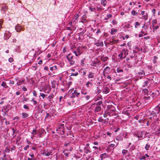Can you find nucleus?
Instances as JSON below:
<instances>
[{
    "instance_id": "1",
    "label": "nucleus",
    "mask_w": 160,
    "mask_h": 160,
    "mask_svg": "<svg viewBox=\"0 0 160 160\" xmlns=\"http://www.w3.org/2000/svg\"><path fill=\"white\" fill-rule=\"evenodd\" d=\"M115 108L114 106L112 105H108L106 111L108 114V115L111 116L115 114Z\"/></svg>"
},
{
    "instance_id": "2",
    "label": "nucleus",
    "mask_w": 160,
    "mask_h": 160,
    "mask_svg": "<svg viewBox=\"0 0 160 160\" xmlns=\"http://www.w3.org/2000/svg\"><path fill=\"white\" fill-rule=\"evenodd\" d=\"M69 92H70V93L69 94V96L71 98L76 97L78 98L80 96V92L77 90H75L74 91V89H71L69 91Z\"/></svg>"
},
{
    "instance_id": "3",
    "label": "nucleus",
    "mask_w": 160,
    "mask_h": 160,
    "mask_svg": "<svg viewBox=\"0 0 160 160\" xmlns=\"http://www.w3.org/2000/svg\"><path fill=\"white\" fill-rule=\"evenodd\" d=\"M128 54V52L125 49H123L121 52L118 55V59H122L126 58Z\"/></svg>"
},
{
    "instance_id": "4",
    "label": "nucleus",
    "mask_w": 160,
    "mask_h": 160,
    "mask_svg": "<svg viewBox=\"0 0 160 160\" xmlns=\"http://www.w3.org/2000/svg\"><path fill=\"white\" fill-rule=\"evenodd\" d=\"M52 150H44L43 152L42 153V155H45L47 156L52 155Z\"/></svg>"
},
{
    "instance_id": "5",
    "label": "nucleus",
    "mask_w": 160,
    "mask_h": 160,
    "mask_svg": "<svg viewBox=\"0 0 160 160\" xmlns=\"http://www.w3.org/2000/svg\"><path fill=\"white\" fill-rule=\"evenodd\" d=\"M89 146V144L88 143H87L83 148L84 152L87 154L91 152V149Z\"/></svg>"
},
{
    "instance_id": "6",
    "label": "nucleus",
    "mask_w": 160,
    "mask_h": 160,
    "mask_svg": "<svg viewBox=\"0 0 160 160\" xmlns=\"http://www.w3.org/2000/svg\"><path fill=\"white\" fill-rule=\"evenodd\" d=\"M143 99L146 102H150L152 101L153 98L152 97L148 96V95H147V96L143 97Z\"/></svg>"
},
{
    "instance_id": "7",
    "label": "nucleus",
    "mask_w": 160,
    "mask_h": 160,
    "mask_svg": "<svg viewBox=\"0 0 160 160\" xmlns=\"http://www.w3.org/2000/svg\"><path fill=\"white\" fill-rule=\"evenodd\" d=\"M147 134V132L145 131H142L141 132H139V135H137V137L138 138V140H140L141 139H140V138H142L143 137V135H144L145 137L146 135Z\"/></svg>"
},
{
    "instance_id": "8",
    "label": "nucleus",
    "mask_w": 160,
    "mask_h": 160,
    "mask_svg": "<svg viewBox=\"0 0 160 160\" xmlns=\"http://www.w3.org/2000/svg\"><path fill=\"white\" fill-rule=\"evenodd\" d=\"M109 71L110 68L108 67L107 66L105 68L103 72V76L105 77L106 75L108 73Z\"/></svg>"
},
{
    "instance_id": "9",
    "label": "nucleus",
    "mask_w": 160,
    "mask_h": 160,
    "mask_svg": "<svg viewBox=\"0 0 160 160\" xmlns=\"http://www.w3.org/2000/svg\"><path fill=\"white\" fill-rule=\"evenodd\" d=\"M141 14L142 15V17L144 20H146L148 18V14L145 11H142Z\"/></svg>"
},
{
    "instance_id": "10",
    "label": "nucleus",
    "mask_w": 160,
    "mask_h": 160,
    "mask_svg": "<svg viewBox=\"0 0 160 160\" xmlns=\"http://www.w3.org/2000/svg\"><path fill=\"white\" fill-rule=\"evenodd\" d=\"M25 79L23 78H21L19 80L17 83V85L18 86H20L23 84L25 82Z\"/></svg>"
},
{
    "instance_id": "11",
    "label": "nucleus",
    "mask_w": 160,
    "mask_h": 160,
    "mask_svg": "<svg viewBox=\"0 0 160 160\" xmlns=\"http://www.w3.org/2000/svg\"><path fill=\"white\" fill-rule=\"evenodd\" d=\"M154 110L156 111V113L158 114H159L160 113V104H159L158 105L156 106Z\"/></svg>"
},
{
    "instance_id": "12",
    "label": "nucleus",
    "mask_w": 160,
    "mask_h": 160,
    "mask_svg": "<svg viewBox=\"0 0 160 160\" xmlns=\"http://www.w3.org/2000/svg\"><path fill=\"white\" fill-rule=\"evenodd\" d=\"M102 100H99L98 102H95L93 104H92V106H100L102 105Z\"/></svg>"
},
{
    "instance_id": "13",
    "label": "nucleus",
    "mask_w": 160,
    "mask_h": 160,
    "mask_svg": "<svg viewBox=\"0 0 160 160\" xmlns=\"http://www.w3.org/2000/svg\"><path fill=\"white\" fill-rule=\"evenodd\" d=\"M58 128H59L60 131L62 132H61V134H64V131L63 129L64 128V125L63 124H61V125H60V127H58Z\"/></svg>"
},
{
    "instance_id": "14",
    "label": "nucleus",
    "mask_w": 160,
    "mask_h": 160,
    "mask_svg": "<svg viewBox=\"0 0 160 160\" xmlns=\"http://www.w3.org/2000/svg\"><path fill=\"white\" fill-rule=\"evenodd\" d=\"M11 36V33L9 32H6L5 34V39H8Z\"/></svg>"
},
{
    "instance_id": "15",
    "label": "nucleus",
    "mask_w": 160,
    "mask_h": 160,
    "mask_svg": "<svg viewBox=\"0 0 160 160\" xmlns=\"http://www.w3.org/2000/svg\"><path fill=\"white\" fill-rule=\"evenodd\" d=\"M110 90L109 88L108 87H105L103 90L102 92L105 94H107L109 92Z\"/></svg>"
},
{
    "instance_id": "16",
    "label": "nucleus",
    "mask_w": 160,
    "mask_h": 160,
    "mask_svg": "<svg viewBox=\"0 0 160 160\" xmlns=\"http://www.w3.org/2000/svg\"><path fill=\"white\" fill-rule=\"evenodd\" d=\"M100 58L102 61L105 62L108 59V58L107 56H105L104 55H101Z\"/></svg>"
},
{
    "instance_id": "17",
    "label": "nucleus",
    "mask_w": 160,
    "mask_h": 160,
    "mask_svg": "<svg viewBox=\"0 0 160 160\" xmlns=\"http://www.w3.org/2000/svg\"><path fill=\"white\" fill-rule=\"evenodd\" d=\"M78 54L79 55L81 54L82 53V49L81 48L78 47L77 49L76 50Z\"/></svg>"
},
{
    "instance_id": "18",
    "label": "nucleus",
    "mask_w": 160,
    "mask_h": 160,
    "mask_svg": "<svg viewBox=\"0 0 160 160\" xmlns=\"http://www.w3.org/2000/svg\"><path fill=\"white\" fill-rule=\"evenodd\" d=\"M0 7L2 8V9L4 12L6 11L7 9V7L4 4H2L0 5Z\"/></svg>"
},
{
    "instance_id": "19",
    "label": "nucleus",
    "mask_w": 160,
    "mask_h": 160,
    "mask_svg": "<svg viewBox=\"0 0 160 160\" xmlns=\"http://www.w3.org/2000/svg\"><path fill=\"white\" fill-rule=\"evenodd\" d=\"M15 28L17 32H20L22 29V28L20 26L18 25V24L16 26Z\"/></svg>"
},
{
    "instance_id": "20",
    "label": "nucleus",
    "mask_w": 160,
    "mask_h": 160,
    "mask_svg": "<svg viewBox=\"0 0 160 160\" xmlns=\"http://www.w3.org/2000/svg\"><path fill=\"white\" fill-rule=\"evenodd\" d=\"M95 107V111L96 112H100L101 110V107L100 106H93V107Z\"/></svg>"
},
{
    "instance_id": "21",
    "label": "nucleus",
    "mask_w": 160,
    "mask_h": 160,
    "mask_svg": "<svg viewBox=\"0 0 160 160\" xmlns=\"http://www.w3.org/2000/svg\"><path fill=\"white\" fill-rule=\"evenodd\" d=\"M95 45H96L98 47H102L103 46V42L102 41H99L98 42L96 43Z\"/></svg>"
},
{
    "instance_id": "22",
    "label": "nucleus",
    "mask_w": 160,
    "mask_h": 160,
    "mask_svg": "<svg viewBox=\"0 0 160 160\" xmlns=\"http://www.w3.org/2000/svg\"><path fill=\"white\" fill-rule=\"evenodd\" d=\"M67 58L68 60V61H71L72 60V59L73 58V56H72L71 54H69L66 57Z\"/></svg>"
},
{
    "instance_id": "23",
    "label": "nucleus",
    "mask_w": 160,
    "mask_h": 160,
    "mask_svg": "<svg viewBox=\"0 0 160 160\" xmlns=\"http://www.w3.org/2000/svg\"><path fill=\"white\" fill-rule=\"evenodd\" d=\"M149 83V82L148 81V80L145 81L143 83V84L142 85V87H148L149 86H148Z\"/></svg>"
},
{
    "instance_id": "24",
    "label": "nucleus",
    "mask_w": 160,
    "mask_h": 160,
    "mask_svg": "<svg viewBox=\"0 0 160 160\" xmlns=\"http://www.w3.org/2000/svg\"><path fill=\"white\" fill-rule=\"evenodd\" d=\"M89 8L91 12H96V8L95 7L92 5H91L89 7Z\"/></svg>"
},
{
    "instance_id": "25",
    "label": "nucleus",
    "mask_w": 160,
    "mask_h": 160,
    "mask_svg": "<svg viewBox=\"0 0 160 160\" xmlns=\"http://www.w3.org/2000/svg\"><path fill=\"white\" fill-rule=\"evenodd\" d=\"M94 73H93L92 72H89L88 77V78H94Z\"/></svg>"
},
{
    "instance_id": "26",
    "label": "nucleus",
    "mask_w": 160,
    "mask_h": 160,
    "mask_svg": "<svg viewBox=\"0 0 160 160\" xmlns=\"http://www.w3.org/2000/svg\"><path fill=\"white\" fill-rule=\"evenodd\" d=\"M157 21L156 19H154L152 21V26L154 27V25H155L156 24H159L160 25V22H159L158 23H157Z\"/></svg>"
},
{
    "instance_id": "27",
    "label": "nucleus",
    "mask_w": 160,
    "mask_h": 160,
    "mask_svg": "<svg viewBox=\"0 0 160 160\" xmlns=\"http://www.w3.org/2000/svg\"><path fill=\"white\" fill-rule=\"evenodd\" d=\"M118 31V30L116 29H114V28H112L111 29V34L112 35H113L115 34Z\"/></svg>"
},
{
    "instance_id": "28",
    "label": "nucleus",
    "mask_w": 160,
    "mask_h": 160,
    "mask_svg": "<svg viewBox=\"0 0 160 160\" xmlns=\"http://www.w3.org/2000/svg\"><path fill=\"white\" fill-rule=\"evenodd\" d=\"M138 73L139 75H143V76H146L145 72L143 70H140L138 72Z\"/></svg>"
},
{
    "instance_id": "29",
    "label": "nucleus",
    "mask_w": 160,
    "mask_h": 160,
    "mask_svg": "<svg viewBox=\"0 0 160 160\" xmlns=\"http://www.w3.org/2000/svg\"><path fill=\"white\" fill-rule=\"evenodd\" d=\"M106 153H105L101 154L100 156V158L101 159V160H102L103 159L106 158Z\"/></svg>"
},
{
    "instance_id": "30",
    "label": "nucleus",
    "mask_w": 160,
    "mask_h": 160,
    "mask_svg": "<svg viewBox=\"0 0 160 160\" xmlns=\"http://www.w3.org/2000/svg\"><path fill=\"white\" fill-rule=\"evenodd\" d=\"M54 97V95L53 93L51 94L47 98L49 101H51L52 99Z\"/></svg>"
},
{
    "instance_id": "31",
    "label": "nucleus",
    "mask_w": 160,
    "mask_h": 160,
    "mask_svg": "<svg viewBox=\"0 0 160 160\" xmlns=\"http://www.w3.org/2000/svg\"><path fill=\"white\" fill-rule=\"evenodd\" d=\"M22 118H28L29 116L28 114L26 112L22 113Z\"/></svg>"
},
{
    "instance_id": "32",
    "label": "nucleus",
    "mask_w": 160,
    "mask_h": 160,
    "mask_svg": "<svg viewBox=\"0 0 160 160\" xmlns=\"http://www.w3.org/2000/svg\"><path fill=\"white\" fill-rule=\"evenodd\" d=\"M79 17V15L78 14H76L74 16V22H75L78 20V18Z\"/></svg>"
},
{
    "instance_id": "33",
    "label": "nucleus",
    "mask_w": 160,
    "mask_h": 160,
    "mask_svg": "<svg viewBox=\"0 0 160 160\" xmlns=\"http://www.w3.org/2000/svg\"><path fill=\"white\" fill-rule=\"evenodd\" d=\"M51 71H52L53 70H56L58 69L57 66L56 65L54 66L53 67H51L50 68Z\"/></svg>"
},
{
    "instance_id": "34",
    "label": "nucleus",
    "mask_w": 160,
    "mask_h": 160,
    "mask_svg": "<svg viewBox=\"0 0 160 160\" xmlns=\"http://www.w3.org/2000/svg\"><path fill=\"white\" fill-rule=\"evenodd\" d=\"M116 139L117 140H122V141L123 139L122 137V135L120 134L119 136H117L116 138Z\"/></svg>"
},
{
    "instance_id": "35",
    "label": "nucleus",
    "mask_w": 160,
    "mask_h": 160,
    "mask_svg": "<svg viewBox=\"0 0 160 160\" xmlns=\"http://www.w3.org/2000/svg\"><path fill=\"white\" fill-rule=\"evenodd\" d=\"M1 85L2 87H4L5 88H7L8 87L6 83L5 82H2Z\"/></svg>"
},
{
    "instance_id": "36",
    "label": "nucleus",
    "mask_w": 160,
    "mask_h": 160,
    "mask_svg": "<svg viewBox=\"0 0 160 160\" xmlns=\"http://www.w3.org/2000/svg\"><path fill=\"white\" fill-rule=\"evenodd\" d=\"M107 3V2L106 0H102L101 2V4L104 7L106 6Z\"/></svg>"
},
{
    "instance_id": "37",
    "label": "nucleus",
    "mask_w": 160,
    "mask_h": 160,
    "mask_svg": "<svg viewBox=\"0 0 160 160\" xmlns=\"http://www.w3.org/2000/svg\"><path fill=\"white\" fill-rule=\"evenodd\" d=\"M102 96H97L96 98H95L94 99L95 101H97L98 100H102V98H101Z\"/></svg>"
},
{
    "instance_id": "38",
    "label": "nucleus",
    "mask_w": 160,
    "mask_h": 160,
    "mask_svg": "<svg viewBox=\"0 0 160 160\" xmlns=\"http://www.w3.org/2000/svg\"><path fill=\"white\" fill-rule=\"evenodd\" d=\"M31 102H33V105H36L37 104V101L35 100L34 99V98H33L31 100Z\"/></svg>"
},
{
    "instance_id": "39",
    "label": "nucleus",
    "mask_w": 160,
    "mask_h": 160,
    "mask_svg": "<svg viewBox=\"0 0 160 160\" xmlns=\"http://www.w3.org/2000/svg\"><path fill=\"white\" fill-rule=\"evenodd\" d=\"M47 89H46V90H47V92H46L49 93L51 91V88L50 86H48L47 87Z\"/></svg>"
},
{
    "instance_id": "40",
    "label": "nucleus",
    "mask_w": 160,
    "mask_h": 160,
    "mask_svg": "<svg viewBox=\"0 0 160 160\" xmlns=\"http://www.w3.org/2000/svg\"><path fill=\"white\" fill-rule=\"evenodd\" d=\"M89 85H90L91 86H92L93 84L92 82H89V81L87 82L86 83V86L87 88H88L89 87Z\"/></svg>"
},
{
    "instance_id": "41",
    "label": "nucleus",
    "mask_w": 160,
    "mask_h": 160,
    "mask_svg": "<svg viewBox=\"0 0 160 160\" xmlns=\"http://www.w3.org/2000/svg\"><path fill=\"white\" fill-rule=\"evenodd\" d=\"M98 121L99 122H104V119L102 117H100L98 119Z\"/></svg>"
},
{
    "instance_id": "42",
    "label": "nucleus",
    "mask_w": 160,
    "mask_h": 160,
    "mask_svg": "<svg viewBox=\"0 0 160 160\" xmlns=\"http://www.w3.org/2000/svg\"><path fill=\"white\" fill-rule=\"evenodd\" d=\"M117 72L118 73L121 72H123V70L122 69H120V68H118L117 69Z\"/></svg>"
},
{
    "instance_id": "43",
    "label": "nucleus",
    "mask_w": 160,
    "mask_h": 160,
    "mask_svg": "<svg viewBox=\"0 0 160 160\" xmlns=\"http://www.w3.org/2000/svg\"><path fill=\"white\" fill-rule=\"evenodd\" d=\"M138 158L140 160H144L146 159V157L144 155L142 156H141L139 157Z\"/></svg>"
},
{
    "instance_id": "44",
    "label": "nucleus",
    "mask_w": 160,
    "mask_h": 160,
    "mask_svg": "<svg viewBox=\"0 0 160 160\" xmlns=\"http://www.w3.org/2000/svg\"><path fill=\"white\" fill-rule=\"evenodd\" d=\"M140 24L138 22H136L135 24V27L136 28H138V26H140Z\"/></svg>"
},
{
    "instance_id": "45",
    "label": "nucleus",
    "mask_w": 160,
    "mask_h": 160,
    "mask_svg": "<svg viewBox=\"0 0 160 160\" xmlns=\"http://www.w3.org/2000/svg\"><path fill=\"white\" fill-rule=\"evenodd\" d=\"M142 91L145 94H148V90L147 88H144L142 90Z\"/></svg>"
},
{
    "instance_id": "46",
    "label": "nucleus",
    "mask_w": 160,
    "mask_h": 160,
    "mask_svg": "<svg viewBox=\"0 0 160 160\" xmlns=\"http://www.w3.org/2000/svg\"><path fill=\"white\" fill-rule=\"evenodd\" d=\"M1 159L2 160H7V158H6V154L5 153H4L3 157L1 158Z\"/></svg>"
},
{
    "instance_id": "47",
    "label": "nucleus",
    "mask_w": 160,
    "mask_h": 160,
    "mask_svg": "<svg viewBox=\"0 0 160 160\" xmlns=\"http://www.w3.org/2000/svg\"><path fill=\"white\" fill-rule=\"evenodd\" d=\"M68 62H69V64L71 65H73L75 63V61L73 60L71 61L69 60L68 61Z\"/></svg>"
},
{
    "instance_id": "48",
    "label": "nucleus",
    "mask_w": 160,
    "mask_h": 160,
    "mask_svg": "<svg viewBox=\"0 0 160 160\" xmlns=\"http://www.w3.org/2000/svg\"><path fill=\"white\" fill-rule=\"evenodd\" d=\"M112 75L114 77H115L117 76V74L114 70L113 72H112Z\"/></svg>"
},
{
    "instance_id": "49",
    "label": "nucleus",
    "mask_w": 160,
    "mask_h": 160,
    "mask_svg": "<svg viewBox=\"0 0 160 160\" xmlns=\"http://www.w3.org/2000/svg\"><path fill=\"white\" fill-rule=\"evenodd\" d=\"M150 147V145L148 144H147L145 147V149L146 150H148L149 149V148Z\"/></svg>"
},
{
    "instance_id": "50",
    "label": "nucleus",
    "mask_w": 160,
    "mask_h": 160,
    "mask_svg": "<svg viewBox=\"0 0 160 160\" xmlns=\"http://www.w3.org/2000/svg\"><path fill=\"white\" fill-rule=\"evenodd\" d=\"M122 135L123 136V137L126 138H129V136L128 135L127 133H126L125 134L123 133L122 134Z\"/></svg>"
},
{
    "instance_id": "51",
    "label": "nucleus",
    "mask_w": 160,
    "mask_h": 160,
    "mask_svg": "<svg viewBox=\"0 0 160 160\" xmlns=\"http://www.w3.org/2000/svg\"><path fill=\"white\" fill-rule=\"evenodd\" d=\"M158 59V57L156 56L154 57V58L153 59V62L154 63H156L157 62V59Z\"/></svg>"
},
{
    "instance_id": "52",
    "label": "nucleus",
    "mask_w": 160,
    "mask_h": 160,
    "mask_svg": "<svg viewBox=\"0 0 160 160\" xmlns=\"http://www.w3.org/2000/svg\"><path fill=\"white\" fill-rule=\"evenodd\" d=\"M152 28H153V29L156 30L158 29L159 28V26L157 25V26H155L154 25V26L153 27L152 26Z\"/></svg>"
},
{
    "instance_id": "53",
    "label": "nucleus",
    "mask_w": 160,
    "mask_h": 160,
    "mask_svg": "<svg viewBox=\"0 0 160 160\" xmlns=\"http://www.w3.org/2000/svg\"><path fill=\"white\" fill-rule=\"evenodd\" d=\"M63 153L64 155L66 156L67 157H68V154L70 153V152H65V151H63Z\"/></svg>"
},
{
    "instance_id": "54",
    "label": "nucleus",
    "mask_w": 160,
    "mask_h": 160,
    "mask_svg": "<svg viewBox=\"0 0 160 160\" xmlns=\"http://www.w3.org/2000/svg\"><path fill=\"white\" fill-rule=\"evenodd\" d=\"M40 96L43 99H44V98L45 96H47V95H46L42 93H40Z\"/></svg>"
},
{
    "instance_id": "55",
    "label": "nucleus",
    "mask_w": 160,
    "mask_h": 160,
    "mask_svg": "<svg viewBox=\"0 0 160 160\" xmlns=\"http://www.w3.org/2000/svg\"><path fill=\"white\" fill-rule=\"evenodd\" d=\"M82 93L84 95H86L88 94V92L86 91L82 90L81 91Z\"/></svg>"
},
{
    "instance_id": "56",
    "label": "nucleus",
    "mask_w": 160,
    "mask_h": 160,
    "mask_svg": "<svg viewBox=\"0 0 160 160\" xmlns=\"http://www.w3.org/2000/svg\"><path fill=\"white\" fill-rule=\"evenodd\" d=\"M128 150H126L123 149L122 150V153L123 154V155H124L126 153L128 152Z\"/></svg>"
},
{
    "instance_id": "57",
    "label": "nucleus",
    "mask_w": 160,
    "mask_h": 160,
    "mask_svg": "<svg viewBox=\"0 0 160 160\" xmlns=\"http://www.w3.org/2000/svg\"><path fill=\"white\" fill-rule=\"evenodd\" d=\"M23 108L24 109H26L28 110H29V108L28 106L27 105H25V104L24 105V106H23Z\"/></svg>"
},
{
    "instance_id": "58",
    "label": "nucleus",
    "mask_w": 160,
    "mask_h": 160,
    "mask_svg": "<svg viewBox=\"0 0 160 160\" xmlns=\"http://www.w3.org/2000/svg\"><path fill=\"white\" fill-rule=\"evenodd\" d=\"M117 24V22L115 20H113L112 21V24L113 25H116Z\"/></svg>"
},
{
    "instance_id": "59",
    "label": "nucleus",
    "mask_w": 160,
    "mask_h": 160,
    "mask_svg": "<svg viewBox=\"0 0 160 160\" xmlns=\"http://www.w3.org/2000/svg\"><path fill=\"white\" fill-rule=\"evenodd\" d=\"M78 72H76L75 73H72L71 74V76H76L78 75Z\"/></svg>"
},
{
    "instance_id": "60",
    "label": "nucleus",
    "mask_w": 160,
    "mask_h": 160,
    "mask_svg": "<svg viewBox=\"0 0 160 160\" xmlns=\"http://www.w3.org/2000/svg\"><path fill=\"white\" fill-rule=\"evenodd\" d=\"M107 17L109 19L112 17V15L110 14H108L107 15Z\"/></svg>"
},
{
    "instance_id": "61",
    "label": "nucleus",
    "mask_w": 160,
    "mask_h": 160,
    "mask_svg": "<svg viewBox=\"0 0 160 160\" xmlns=\"http://www.w3.org/2000/svg\"><path fill=\"white\" fill-rule=\"evenodd\" d=\"M90 98V95H87L85 97V98L86 100H88Z\"/></svg>"
},
{
    "instance_id": "62",
    "label": "nucleus",
    "mask_w": 160,
    "mask_h": 160,
    "mask_svg": "<svg viewBox=\"0 0 160 160\" xmlns=\"http://www.w3.org/2000/svg\"><path fill=\"white\" fill-rule=\"evenodd\" d=\"M33 95L34 96H35V97H37V93H36V92L35 91V90H34L33 92Z\"/></svg>"
},
{
    "instance_id": "63",
    "label": "nucleus",
    "mask_w": 160,
    "mask_h": 160,
    "mask_svg": "<svg viewBox=\"0 0 160 160\" xmlns=\"http://www.w3.org/2000/svg\"><path fill=\"white\" fill-rule=\"evenodd\" d=\"M86 70H83L82 71H81V72L82 73L83 75H85L86 74Z\"/></svg>"
},
{
    "instance_id": "64",
    "label": "nucleus",
    "mask_w": 160,
    "mask_h": 160,
    "mask_svg": "<svg viewBox=\"0 0 160 160\" xmlns=\"http://www.w3.org/2000/svg\"><path fill=\"white\" fill-rule=\"evenodd\" d=\"M8 61L10 62H12L13 61V58H10L8 59Z\"/></svg>"
}]
</instances>
